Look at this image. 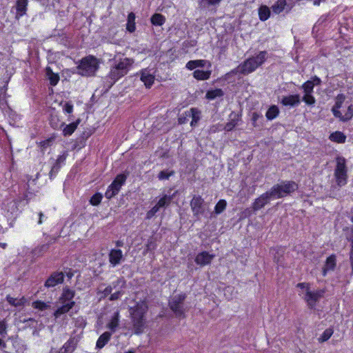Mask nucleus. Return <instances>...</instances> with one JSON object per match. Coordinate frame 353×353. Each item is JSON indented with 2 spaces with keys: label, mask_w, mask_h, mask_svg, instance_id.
<instances>
[{
  "label": "nucleus",
  "mask_w": 353,
  "mask_h": 353,
  "mask_svg": "<svg viewBox=\"0 0 353 353\" xmlns=\"http://www.w3.org/2000/svg\"><path fill=\"white\" fill-rule=\"evenodd\" d=\"M112 292V285L107 286L103 291H101V293L103 295V297L105 298L110 294L111 295Z\"/></svg>",
  "instance_id": "nucleus-61"
},
{
  "label": "nucleus",
  "mask_w": 353,
  "mask_h": 353,
  "mask_svg": "<svg viewBox=\"0 0 353 353\" xmlns=\"http://www.w3.org/2000/svg\"><path fill=\"white\" fill-rule=\"evenodd\" d=\"M299 94H292L283 97L281 103L285 106H296L300 103Z\"/></svg>",
  "instance_id": "nucleus-17"
},
{
  "label": "nucleus",
  "mask_w": 353,
  "mask_h": 353,
  "mask_svg": "<svg viewBox=\"0 0 353 353\" xmlns=\"http://www.w3.org/2000/svg\"><path fill=\"white\" fill-rule=\"evenodd\" d=\"M99 61L98 59L92 55L83 58L77 67V73L82 76H94L99 69Z\"/></svg>",
  "instance_id": "nucleus-4"
},
{
  "label": "nucleus",
  "mask_w": 353,
  "mask_h": 353,
  "mask_svg": "<svg viewBox=\"0 0 353 353\" xmlns=\"http://www.w3.org/2000/svg\"><path fill=\"white\" fill-rule=\"evenodd\" d=\"M353 117V107L352 105H350L347 109V112L345 114V117L343 121H347Z\"/></svg>",
  "instance_id": "nucleus-59"
},
{
  "label": "nucleus",
  "mask_w": 353,
  "mask_h": 353,
  "mask_svg": "<svg viewBox=\"0 0 353 353\" xmlns=\"http://www.w3.org/2000/svg\"><path fill=\"white\" fill-rule=\"evenodd\" d=\"M297 189L296 183L292 181H285L280 184L274 185L270 190L273 195V199H280L294 192Z\"/></svg>",
  "instance_id": "nucleus-6"
},
{
  "label": "nucleus",
  "mask_w": 353,
  "mask_h": 353,
  "mask_svg": "<svg viewBox=\"0 0 353 353\" xmlns=\"http://www.w3.org/2000/svg\"><path fill=\"white\" fill-rule=\"evenodd\" d=\"M267 51H261L255 56L252 57L241 63V74L248 75L254 72L257 68L260 67L267 59Z\"/></svg>",
  "instance_id": "nucleus-3"
},
{
  "label": "nucleus",
  "mask_w": 353,
  "mask_h": 353,
  "mask_svg": "<svg viewBox=\"0 0 353 353\" xmlns=\"http://www.w3.org/2000/svg\"><path fill=\"white\" fill-rule=\"evenodd\" d=\"M133 63V59L124 58L112 66L108 76V78L111 80L110 86H112L120 78L127 74Z\"/></svg>",
  "instance_id": "nucleus-2"
},
{
  "label": "nucleus",
  "mask_w": 353,
  "mask_h": 353,
  "mask_svg": "<svg viewBox=\"0 0 353 353\" xmlns=\"http://www.w3.org/2000/svg\"><path fill=\"white\" fill-rule=\"evenodd\" d=\"M50 124L55 130L61 128L65 125L63 122L60 121L57 115L51 114L50 117Z\"/></svg>",
  "instance_id": "nucleus-35"
},
{
  "label": "nucleus",
  "mask_w": 353,
  "mask_h": 353,
  "mask_svg": "<svg viewBox=\"0 0 353 353\" xmlns=\"http://www.w3.org/2000/svg\"><path fill=\"white\" fill-rule=\"evenodd\" d=\"M174 173V170H165L161 171L157 177L159 180H167L170 176H173Z\"/></svg>",
  "instance_id": "nucleus-44"
},
{
  "label": "nucleus",
  "mask_w": 353,
  "mask_h": 353,
  "mask_svg": "<svg viewBox=\"0 0 353 353\" xmlns=\"http://www.w3.org/2000/svg\"><path fill=\"white\" fill-rule=\"evenodd\" d=\"M110 285H112V290H123L126 287V281L123 277L118 278L116 281H113Z\"/></svg>",
  "instance_id": "nucleus-38"
},
{
  "label": "nucleus",
  "mask_w": 353,
  "mask_h": 353,
  "mask_svg": "<svg viewBox=\"0 0 353 353\" xmlns=\"http://www.w3.org/2000/svg\"><path fill=\"white\" fill-rule=\"evenodd\" d=\"M32 307L43 311L50 307V305L41 301H36L32 303Z\"/></svg>",
  "instance_id": "nucleus-47"
},
{
  "label": "nucleus",
  "mask_w": 353,
  "mask_h": 353,
  "mask_svg": "<svg viewBox=\"0 0 353 353\" xmlns=\"http://www.w3.org/2000/svg\"><path fill=\"white\" fill-rule=\"evenodd\" d=\"M46 74L50 81L51 85H56L59 81V75L57 73H54L50 67L46 68Z\"/></svg>",
  "instance_id": "nucleus-25"
},
{
  "label": "nucleus",
  "mask_w": 353,
  "mask_h": 353,
  "mask_svg": "<svg viewBox=\"0 0 353 353\" xmlns=\"http://www.w3.org/2000/svg\"><path fill=\"white\" fill-rule=\"evenodd\" d=\"M61 165L54 162L49 172V176L50 179H52L56 176V174L59 171Z\"/></svg>",
  "instance_id": "nucleus-50"
},
{
  "label": "nucleus",
  "mask_w": 353,
  "mask_h": 353,
  "mask_svg": "<svg viewBox=\"0 0 353 353\" xmlns=\"http://www.w3.org/2000/svg\"><path fill=\"white\" fill-rule=\"evenodd\" d=\"M48 249L49 244H43L35 248L32 251V254H34V256H39L42 255L44 252H47Z\"/></svg>",
  "instance_id": "nucleus-42"
},
{
  "label": "nucleus",
  "mask_w": 353,
  "mask_h": 353,
  "mask_svg": "<svg viewBox=\"0 0 353 353\" xmlns=\"http://www.w3.org/2000/svg\"><path fill=\"white\" fill-rule=\"evenodd\" d=\"M74 295L75 292L74 290H72L68 288H63L62 295L60 297V301L62 303L72 301V299L74 298Z\"/></svg>",
  "instance_id": "nucleus-24"
},
{
  "label": "nucleus",
  "mask_w": 353,
  "mask_h": 353,
  "mask_svg": "<svg viewBox=\"0 0 353 353\" xmlns=\"http://www.w3.org/2000/svg\"><path fill=\"white\" fill-rule=\"evenodd\" d=\"M305 94H310L313 92L314 85L310 81H307L302 85Z\"/></svg>",
  "instance_id": "nucleus-49"
},
{
  "label": "nucleus",
  "mask_w": 353,
  "mask_h": 353,
  "mask_svg": "<svg viewBox=\"0 0 353 353\" xmlns=\"http://www.w3.org/2000/svg\"><path fill=\"white\" fill-rule=\"evenodd\" d=\"M230 121L228 122L224 127V130L228 132L232 130L237 125L239 116L232 112L230 114Z\"/></svg>",
  "instance_id": "nucleus-23"
},
{
  "label": "nucleus",
  "mask_w": 353,
  "mask_h": 353,
  "mask_svg": "<svg viewBox=\"0 0 353 353\" xmlns=\"http://www.w3.org/2000/svg\"><path fill=\"white\" fill-rule=\"evenodd\" d=\"M171 201L172 198L170 196L164 195L161 199H159L155 205H157L159 209L161 208L167 207L170 205Z\"/></svg>",
  "instance_id": "nucleus-43"
},
{
  "label": "nucleus",
  "mask_w": 353,
  "mask_h": 353,
  "mask_svg": "<svg viewBox=\"0 0 353 353\" xmlns=\"http://www.w3.org/2000/svg\"><path fill=\"white\" fill-rule=\"evenodd\" d=\"M79 123H80V119H79L75 122H73L68 125H66L63 130V135L64 136L71 135L74 132V130L77 129Z\"/></svg>",
  "instance_id": "nucleus-28"
},
{
  "label": "nucleus",
  "mask_w": 353,
  "mask_h": 353,
  "mask_svg": "<svg viewBox=\"0 0 353 353\" xmlns=\"http://www.w3.org/2000/svg\"><path fill=\"white\" fill-rule=\"evenodd\" d=\"M303 101L307 105H313L315 103V99L312 95V93L305 94L303 97Z\"/></svg>",
  "instance_id": "nucleus-52"
},
{
  "label": "nucleus",
  "mask_w": 353,
  "mask_h": 353,
  "mask_svg": "<svg viewBox=\"0 0 353 353\" xmlns=\"http://www.w3.org/2000/svg\"><path fill=\"white\" fill-rule=\"evenodd\" d=\"M330 139L339 143H343L345 142L346 136L340 131H336L330 135Z\"/></svg>",
  "instance_id": "nucleus-26"
},
{
  "label": "nucleus",
  "mask_w": 353,
  "mask_h": 353,
  "mask_svg": "<svg viewBox=\"0 0 353 353\" xmlns=\"http://www.w3.org/2000/svg\"><path fill=\"white\" fill-rule=\"evenodd\" d=\"M64 280V274L62 272H54L45 282V287L49 288L62 283Z\"/></svg>",
  "instance_id": "nucleus-13"
},
{
  "label": "nucleus",
  "mask_w": 353,
  "mask_h": 353,
  "mask_svg": "<svg viewBox=\"0 0 353 353\" xmlns=\"http://www.w3.org/2000/svg\"><path fill=\"white\" fill-rule=\"evenodd\" d=\"M119 312H114L113 316L112 317V319H111L110 323L108 324L107 327L112 332H114L119 325Z\"/></svg>",
  "instance_id": "nucleus-33"
},
{
  "label": "nucleus",
  "mask_w": 353,
  "mask_h": 353,
  "mask_svg": "<svg viewBox=\"0 0 353 353\" xmlns=\"http://www.w3.org/2000/svg\"><path fill=\"white\" fill-rule=\"evenodd\" d=\"M227 206V202L224 199H221L218 201V203L216 204L214 207V212L216 214H220L222 213L226 208Z\"/></svg>",
  "instance_id": "nucleus-40"
},
{
  "label": "nucleus",
  "mask_w": 353,
  "mask_h": 353,
  "mask_svg": "<svg viewBox=\"0 0 353 353\" xmlns=\"http://www.w3.org/2000/svg\"><path fill=\"white\" fill-rule=\"evenodd\" d=\"M311 83L313 84V85H319L321 83V80L320 78H319L316 76H314L312 78V80H310Z\"/></svg>",
  "instance_id": "nucleus-64"
},
{
  "label": "nucleus",
  "mask_w": 353,
  "mask_h": 353,
  "mask_svg": "<svg viewBox=\"0 0 353 353\" xmlns=\"http://www.w3.org/2000/svg\"><path fill=\"white\" fill-rule=\"evenodd\" d=\"M336 160V165L334 174L337 185L341 187L347 183V168L346 166V160L343 157H337Z\"/></svg>",
  "instance_id": "nucleus-7"
},
{
  "label": "nucleus",
  "mask_w": 353,
  "mask_h": 353,
  "mask_svg": "<svg viewBox=\"0 0 353 353\" xmlns=\"http://www.w3.org/2000/svg\"><path fill=\"white\" fill-rule=\"evenodd\" d=\"M286 5V0H278L272 6L271 8L274 13L279 14L284 10Z\"/></svg>",
  "instance_id": "nucleus-29"
},
{
  "label": "nucleus",
  "mask_w": 353,
  "mask_h": 353,
  "mask_svg": "<svg viewBox=\"0 0 353 353\" xmlns=\"http://www.w3.org/2000/svg\"><path fill=\"white\" fill-rule=\"evenodd\" d=\"M325 292V289H320L314 292H312L310 290H309V289H307L304 300L307 302L308 307L311 309L314 308L316 302H318L324 296Z\"/></svg>",
  "instance_id": "nucleus-10"
},
{
  "label": "nucleus",
  "mask_w": 353,
  "mask_h": 353,
  "mask_svg": "<svg viewBox=\"0 0 353 353\" xmlns=\"http://www.w3.org/2000/svg\"><path fill=\"white\" fill-rule=\"evenodd\" d=\"M211 71L196 70L193 72V77L197 80H207L210 77Z\"/></svg>",
  "instance_id": "nucleus-31"
},
{
  "label": "nucleus",
  "mask_w": 353,
  "mask_h": 353,
  "mask_svg": "<svg viewBox=\"0 0 353 353\" xmlns=\"http://www.w3.org/2000/svg\"><path fill=\"white\" fill-rule=\"evenodd\" d=\"M159 210V208L157 206V205H154L151 210H150L147 214H146V219H150L151 218H152L155 214Z\"/></svg>",
  "instance_id": "nucleus-56"
},
{
  "label": "nucleus",
  "mask_w": 353,
  "mask_h": 353,
  "mask_svg": "<svg viewBox=\"0 0 353 353\" xmlns=\"http://www.w3.org/2000/svg\"><path fill=\"white\" fill-rule=\"evenodd\" d=\"M345 96L343 94H338L336 97V101L335 102L334 105L332 108H335V109L341 108L343 103L345 101Z\"/></svg>",
  "instance_id": "nucleus-51"
},
{
  "label": "nucleus",
  "mask_w": 353,
  "mask_h": 353,
  "mask_svg": "<svg viewBox=\"0 0 353 353\" xmlns=\"http://www.w3.org/2000/svg\"><path fill=\"white\" fill-rule=\"evenodd\" d=\"M165 21V18L161 14L156 13L151 17V23L154 26H162Z\"/></svg>",
  "instance_id": "nucleus-37"
},
{
  "label": "nucleus",
  "mask_w": 353,
  "mask_h": 353,
  "mask_svg": "<svg viewBox=\"0 0 353 353\" xmlns=\"http://www.w3.org/2000/svg\"><path fill=\"white\" fill-rule=\"evenodd\" d=\"M224 95V92L221 88H216L214 90H208L206 92L205 98L209 100H213L217 97H222Z\"/></svg>",
  "instance_id": "nucleus-27"
},
{
  "label": "nucleus",
  "mask_w": 353,
  "mask_h": 353,
  "mask_svg": "<svg viewBox=\"0 0 353 353\" xmlns=\"http://www.w3.org/2000/svg\"><path fill=\"white\" fill-rule=\"evenodd\" d=\"M28 0H17L16 2V9H17V15L16 18H19L24 15L27 10L28 6Z\"/></svg>",
  "instance_id": "nucleus-21"
},
{
  "label": "nucleus",
  "mask_w": 353,
  "mask_h": 353,
  "mask_svg": "<svg viewBox=\"0 0 353 353\" xmlns=\"http://www.w3.org/2000/svg\"><path fill=\"white\" fill-rule=\"evenodd\" d=\"M273 199V195L270 190L261 194L259 197L255 199L252 205V209L254 211H257L263 208L267 203H269L270 200Z\"/></svg>",
  "instance_id": "nucleus-12"
},
{
  "label": "nucleus",
  "mask_w": 353,
  "mask_h": 353,
  "mask_svg": "<svg viewBox=\"0 0 353 353\" xmlns=\"http://www.w3.org/2000/svg\"><path fill=\"white\" fill-rule=\"evenodd\" d=\"M221 0H200L199 5L201 8H207L210 6H218Z\"/></svg>",
  "instance_id": "nucleus-41"
},
{
  "label": "nucleus",
  "mask_w": 353,
  "mask_h": 353,
  "mask_svg": "<svg viewBox=\"0 0 353 353\" xmlns=\"http://www.w3.org/2000/svg\"><path fill=\"white\" fill-rule=\"evenodd\" d=\"M102 198L101 194L96 193L91 197L90 202L92 205H98L101 203Z\"/></svg>",
  "instance_id": "nucleus-48"
},
{
  "label": "nucleus",
  "mask_w": 353,
  "mask_h": 353,
  "mask_svg": "<svg viewBox=\"0 0 353 353\" xmlns=\"http://www.w3.org/2000/svg\"><path fill=\"white\" fill-rule=\"evenodd\" d=\"M241 74V64L239 65L236 68H235L234 69L232 70L230 72H228L225 75L226 77H230V75H235L236 74Z\"/></svg>",
  "instance_id": "nucleus-57"
},
{
  "label": "nucleus",
  "mask_w": 353,
  "mask_h": 353,
  "mask_svg": "<svg viewBox=\"0 0 353 353\" xmlns=\"http://www.w3.org/2000/svg\"><path fill=\"white\" fill-rule=\"evenodd\" d=\"M75 305L74 301H70L68 303H63V305L57 308V310L54 312V316L55 318L59 317L61 314H65L71 310L74 305Z\"/></svg>",
  "instance_id": "nucleus-20"
},
{
  "label": "nucleus",
  "mask_w": 353,
  "mask_h": 353,
  "mask_svg": "<svg viewBox=\"0 0 353 353\" xmlns=\"http://www.w3.org/2000/svg\"><path fill=\"white\" fill-rule=\"evenodd\" d=\"M135 14L130 12L128 17L127 30L130 32H133L135 30Z\"/></svg>",
  "instance_id": "nucleus-39"
},
{
  "label": "nucleus",
  "mask_w": 353,
  "mask_h": 353,
  "mask_svg": "<svg viewBox=\"0 0 353 353\" xmlns=\"http://www.w3.org/2000/svg\"><path fill=\"white\" fill-rule=\"evenodd\" d=\"M339 110V109H335V108H332V111L334 117L339 118L341 120L343 121V119H344V117H343L341 112Z\"/></svg>",
  "instance_id": "nucleus-62"
},
{
  "label": "nucleus",
  "mask_w": 353,
  "mask_h": 353,
  "mask_svg": "<svg viewBox=\"0 0 353 353\" xmlns=\"http://www.w3.org/2000/svg\"><path fill=\"white\" fill-rule=\"evenodd\" d=\"M347 240L351 242V250L350 252V260L352 267V274H353V228H351L350 235Z\"/></svg>",
  "instance_id": "nucleus-45"
},
{
  "label": "nucleus",
  "mask_w": 353,
  "mask_h": 353,
  "mask_svg": "<svg viewBox=\"0 0 353 353\" xmlns=\"http://www.w3.org/2000/svg\"><path fill=\"white\" fill-rule=\"evenodd\" d=\"M332 334L333 330L331 328H327L323 332L322 335L319 339V341L320 342H325L332 336Z\"/></svg>",
  "instance_id": "nucleus-46"
},
{
  "label": "nucleus",
  "mask_w": 353,
  "mask_h": 353,
  "mask_svg": "<svg viewBox=\"0 0 353 353\" xmlns=\"http://www.w3.org/2000/svg\"><path fill=\"white\" fill-rule=\"evenodd\" d=\"M260 118H263V115L260 113H258L256 112H254L252 114V125L254 127H258L259 126V125L257 123V121Z\"/></svg>",
  "instance_id": "nucleus-54"
},
{
  "label": "nucleus",
  "mask_w": 353,
  "mask_h": 353,
  "mask_svg": "<svg viewBox=\"0 0 353 353\" xmlns=\"http://www.w3.org/2000/svg\"><path fill=\"white\" fill-rule=\"evenodd\" d=\"M185 299V294H179L171 296L169 299L168 306L177 318L184 319L185 317L186 308L184 303Z\"/></svg>",
  "instance_id": "nucleus-5"
},
{
  "label": "nucleus",
  "mask_w": 353,
  "mask_h": 353,
  "mask_svg": "<svg viewBox=\"0 0 353 353\" xmlns=\"http://www.w3.org/2000/svg\"><path fill=\"white\" fill-rule=\"evenodd\" d=\"M148 309V305L143 301L137 302L134 306L129 309L132 328L136 334L143 332L146 325L145 314Z\"/></svg>",
  "instance_id": "nucleus-1"
},
{
  "label": "nucleus",
  "mask_w": 353,
  "mask_h": 353,
  "mask_svg": "<svg viewBox=\"0 0 353 353\" xmlns=\"http://www.w3.org/2000/svg\"><path fill=\"white\" fill-rule=\"evenodd\" d=\"M112 336V333L109 332H105L98 339L96 343V348H103L110 341Z\"/></svg>",
  "instance_id": "nucleus-22"
},
{
  "label": "nucleus",
  "mask_w": 353,
  "mask_h": 353,
  "mask_svg": "<svg viewBox=\"0 0 353 353\" xmlns=\"http://www.w3.org/2000/svg\"><path fill=\"white\" fill-rule=\"evenodd\" d=\"M270 15V8L266 6H261L259 9V19L264 21H266Z\"/></svg>",
  "instance_id": "nucleus-36"
},
{
  "label": "nucleus",
  "mask_w": 353,
  "mask_h": 353,
  "mask_svg": "<svg viewBox=\"0 0 353 353\" xmlns=\"http://www.w3.org/2000/svg\"><path fill=\"white\" fill-rule=\"evenodd\" d=\"M214 257V255L210 254L208 252L204 251L196 255L195 262L197 265L204 266L210 264Z\"/></svg>",
  "instance_id": "nucleus-14"
},
{
  "label": "nucleus",
  "mask_w": 353,
  "mask_h": 353,
  "mask_svg": "<svg viewBox=\"0 0 353 353\" xmlns=\"http://www.w3.org/2000/svg\"><path fill=\"white\" fill-rule=\"evenodd\" d=\"M186 116L192 118L191 126H195L200 120L201 111L197 108H192L190 110L185 111Z\"/></svg>",
  "instance_id": "nucleus-19"
},
{
  "label": "nucleus",
  "mask_w": 353,
  "mask_h": 353,
  "mask_svg": "<svg viewBox=\"0 0 353 353\" xmlns=\"http://www.w3.org/2000/svg\"><path fill=\"white\" fill-rule=\"evenodd\" d=\"M279 114V108L275 105H271L269 109L267 110L265 117L268 120H273L275 119Z\"/></svg>",
  "instance_id": "nucleus-32"
},
{
  "label": "nucleus",
  "mask_w": 353,
  "mask_h": 353,
  "mask_svg": "<svg viewBox=\"0 0 353 353\" xmlns=\"http://www.w3.org/2000/svg\"><path fill=\"white\" fill-rule=\"evenodd\" d=\"M336 265V260L335 255H331L327 258L323 268L322 274L325 276L327 272L333 271Z\"/></svg>",
  "instance_id": "nucleus-18"
},
{
  "label": "nucleus",
  "mask_w": 353,
  "mask_h": 353,
  "mask_svg": "<svg viewBox=\"0 0 353 353\" xmlns=\"http://www.w3.org/2000/svg\"><path fill=\"white\" fill-rule=\"evenodd\" d=\"M66 157H67V154H63L62 155L59 156V157L56 160L55 163H57L59 165H61V163H63L64 161H65Z\"/></svg>",
  "instance_id": "nucleus-63"
},
{
  "label": "nucleus",
  "mask_w": 353,
  "mask_h": 353,
  "mask_svg": "<svg viewBox=\"0 0 353 353\" xmlns=\"http://www.w3.org/2000/svg\"><path fill=\"white\" fill-rule=\"evenodd\" d=\"M6 300L11 305L14 307L23 306L26 301L24 297L17 299L12 297L10 295L6 296Z\"/></svg>",
  "instance_id": "nucleus-34"
},
{
  "label": "nucleus",
  "mask_w": 353,
  "mask_h": 353,
  "mask_svg": "<svg viewBox=\"0 0 353 353\" xmlns=\"http://www.w3.org/2000/svg\"><path fill=\"white\" fill-rule=\"evenodd\" d=\"M140 79L144 83L146 88H150L154 81V76L150 73V70L148 68L143 69L141 71Z\"/></svg>",
  "instance_id": "nucleus-15"
},
{
  "label": "nucleus",
  "mask_w": 353,
  "mask_h": 353,
  "mask_svg": "<svg viewBox=\"0 0 353 353\" xmlns=\"http://www.w3.org/2000/svg\"><path fill=\"white\" fill-rule=\"evenodd\" d=\"M207 63L206 60H194L190 61L186 64V68L188 70H194L196 68H204Z\"/></svg>",
  "instance_id": "nucleus-30"
},
{
  "label": "nucleus",
  "mask_w": 353,
  "mask_h": 353,
  "mask_svg": "<svg viewBox=\"0 0 353 353\" xmlns=\"http://www.w3.org/2000/svg\"><path fill=\"white\" fill-rule=\"evenodd\" d=\"M79 342L78 336H71L56 353H72L76 350Z\"/></svg>",
  "instance_id": "nucleus-11"
},
{
  "label": "nucleus",
  "mask_w": 353,
  "mask_h": 353,
  "mask_svg": "<svg viewBox=\"0 0 353 353\" xmlns=\"http://www.w3.org/2000/svg\"><path fill=\"white\" fill-rule=\"evenodd\" d=\"M63 110L64 112H67L68 114H70V113L72 112L73 105H72V104L71 103L67 102L63 105Z\"/></svg>",
  "instance_id": "nucleus-58"
},
{
  "label": "nucleus",
  "mask_w": 353,
  "mask_h": 353,
  "mask_svg": "<svg viewBox=\"0 0 353 353\" xmlns=\"http://www.w3.org/2000/svg\"><path fill=\"white\" fill-rule=\"evenodd\" d=\"M189 116H186L185 112L184 114L180 115L178 118V122L179 124H184L188 122Z\"/></svg>",
  "instance_id": "nucleus-60"
},
{
  "label": "nucleus",
  "mask_w": 353,
  "mask_h": 353,
  "mask_svg": "<svg viewBox=\"0 0 353 353\" xmlns=\"http://www.w3.org/2000/svg\"><path fill=\"white\" fill-rule=\"evenodd\" d=\"M124 294L123 290H117L114 293L111 294L109 300L110 301H116L119 299L121 296Z\"/></svg>",
  "instance_id": "nucleus-53"
},
{
  "label": "nucleus",
  "mask_w": 353,
  "mask_h": 353,
  "mask_svg": "<svg viewBox=\"0 0 353 353\" xmlns=\"http://www.w3.org/2000/svg\"><path fill=\"white\" fill-rule=\"evenodd\" d=\"M123 259V253L121 250L112 249L109 253V261L115 266L119 264Z\"/></svg>",
  "instance_id": "nucleus-16"
},
{
  "label": "nucleus",
  "mask_w": 353,
  "mask_h": 353,
  "mask_svg": "<svg viewBox=\"0 0 353 353\" xmlns=\"http://www.w3.org/2000/svg\"><path fill=\"white\" fill-rule=\"evenodd\" d=\"M128 175L125 174H118L112 183L108 186L105 196L108 199H111L116 196L121 190V186L125 183Z\"/></svg>",
  "instance_id": "nucleus-8"
},
{
  "label": "nucleus",
  "mask_w": 353,
  "mask_h": 353,
  "mask_svg": "<svg viewBox=\"0 0 353 353\" xmlns=\"http://www.w3.org/2000/svg\"><path fill=\"white\" fill-rule=\"evenodd\" d=\"M205 203L204 199L199 195H194L190 201L191 210L194 216L197 219L205 213Z\"/></svg>",
  "instance_id": "nucleus-9"
},
{
  "label": "nucleus",
  "mask_w": 353,
  "mask_h": 353,
  "mask_svg": "<svg viewBox=\"0 0 353 353\" xmlns=\"http://www.w3.org/2000/svg\"><path fill=\"white\" fill-rule=\"evenodd\" d=\"M7 334V325L5 321H0V335L5 336Z\"/></svg>",
  "instance_id": "nucleus-55"
}]
</instances>
